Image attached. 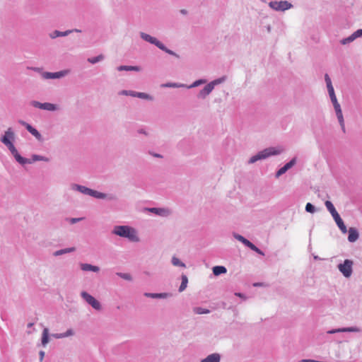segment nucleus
<instances>
[{
  "label": "nucleus",
  "instance_id": "18",
  "mask_svg": "<svg viewBox=\"0 0 362 362\" xmlns=\"http://www.w3.org/2000/svg\"><path fill=\"white\" fill-rule=\"evenodd\" d=\"M332 217H333L336 224L337 225V226L341 231V233H347L346 226H345V224H344L343 220L341 219V216H339V214H337L336 215L333 216Z\"/></svg>",
  "mask_w": 362,
  "mask_h": 362
},
{
  "label": "nucleus",
  "instance_id": "14",
  "mask_svg": "<svg viewBox=\"0 0 362 362\" xmlns=\"http://www.w3.org/2000/svg\"><path fill=\"white\" fill-rule=\"evenodd\" d=\"M361 330L358 327H342L337 329H332L327 331V334H332L335 333L340 332H360Z\"/></svg>",
  "mask_w": 362,
  "mask_h": 362
},
{
  "label": "nucleus",
  "instance_id": "43",
  "mask_svg": "<svg viewBox=\"0 0 362 362\" xmlns=\"http://www.w3.org/2000/svg\"><path fill=\"white\" fill-rule=\"evenodd\" d=\"M338 119V122L339 123V125L341 127V131L344 132V133H346V128H345V124H344V117H341L339 119Z\"/></svg>",
  "mask_w": 362,
  "mask_h": 362
},
{
  "label": "nucleus",
  "instance_id": "49",
  "mask_svg": "<svg viewBox=\"0 0 362 362\" xmlns=\"http://www.w3.org/2000/svg\"><path fill=\"white\" fill-rule=\"evenodd\" d=\"M325 80L327 86H328L329 85H332V84L331 78H329V75L327 74H326L325 75Z\"/></svg>",
  "mask_w": 362,
  "mask_h": 362
},
{
  "label": "nucleus",
  "instance_id": "41",
  "mask_svg": "<svg viewBox=\"0 0 362 362\" xmlns=\"http://www.w3.org/2000/svg\"><path fill=\"white\" fill-rule=\"evenodd\" d=\"M330 100L332 101V103L334 106V109H337V108H339V107H341V105L340 104L338 103V100L337 99V97H336V95H332V96H330Z\"/></svg>",
  "mask_w": 362,
  "mask_h": 362
},
{
  "label": "nucleus",
  "instance_id": "48",
  "mask_svg": "<svg viewBox=\"0 0 362 362\" xmlns=\"http://www.w3.org/2000/svg\"><path fill=\"white\" fill-rule=\"evenodd\" d=\"M353 35H354L355 39L362 37V29L357 30L356 31L353 33Z\"/></svg>",
  "mask_w": 362,
  "mask_h": 362
},
{
  "label": "nucleus",
  "instance_id": "17",
  "mask_svg": "<svg viewBox=\"0 0 362 362\" xmlns=\"http://www.w3.org/2000/svg\"><path fill=\"white\" fill-rule=\"evenodd\" d=\"M144 296L151 298L165 299L171 297V293H144Z\"/></svg>",
  "mask_w": 362,
  "mask_h": 362
},
{
  "label": "nucleus",
  "instance_id": "53",
  "mask_svg": "<svg viewBox=\"0 0 362 362\" xmlns=\"http://www.w3.org/2000/svg\"><path fill=\"white\" fill-rule=\"evenodd\" d=\"M45 351H40L39 352V356H40V361L42 362L43 358H44V356H45Z\"/></svg>",
  "mask_w": 362,
  "mask_h": 362
},
{
  "label": "nucleus",
  "instance_id": "9",
  "mask_svg": "<svg viewBox=\"0 0 362 362\" xmlns=\"http://www.w3.org/2000/svg\"><path fill=\"white\" fill-rule=\"evenodd\" d=\"M269 6L276 11H285L293 8V4L288 1H272Z\"/></svg>",
  "mask_w": 362,
  "mask_h": 362
},
{
  "label": "nucleus",
  "instance_id": "54",
  "mask_svg": "<svg viewBox=\"0 0 362 362\" xmlns=\"http://www.w3.org/2000/svg\"><path fill=\"white\" fill-rule=\"evenodd\" d=\"M298 362H318V361L313 360V359H302L299 361Z\"/></svg>",
  "mask_w": 362,
  "mask_h": 362
},
{
  "label": "nucleus",
  "instance_id": "27",
  "mask_svg": "<svg viewBox=\"0 0 362 362\" xmlns=\"http://www.w3.org/2000/svg\"><path fill=\"white\" fill-rule=\"evenodd\" d=\"M212 269L215 276H219L227 272V269L224 266H215Z\"/></svg>",
  "mask_w": 362,
  "mask_h": 362
},
{
  "label": "nucleus",
  "instance_id": "36",
  "mask_svg": "<svg viewBox=\"0 0 362 362\" xmlns=\"http://www.w3.org/2000/svg\"><path fill=\"white\" fill-rule=\"evenodd\" d=\"M248 248H250L251 250L257 252V254L262 256H264V252L261 250L259 248H258L256 245H255L252 243H251Z\"/></svg>",
  "mask_w": 362,
  "mask_h": 362
},
{
  "label": "nucleus",
  "instance_id": "13",
  "mask_svg": "<svg viewBox=\"0 0 362 362\" xmlns=\"http://www.w3.org/2000/svg\"><path fill=\"white\" fill-rule=\"evenodd\" d=\"M146 210H147L149 212H151L156 215H158L159 216H162V217H167V216H170L171 214L170 210L167 208L152 207V208H146Z\"/></svg>",
  "mask_w": 362,
  "mask_h": 362
},
{
  "label": "nucleus",
  "instance_id": "26",
  "mask_svg": "<svg viewBox=\"0 0 362 362\" xmlns=\"http://www.w3.org/2000/svg\"><path fill=\"white\" fill-rule=\"evenodd\" d=\"M49 341V329L48 328H45L42 331L41 343L43 346H45Z\"/></svg>",
  "mask_w": 362,
  "mask_h": 362
},
{
  "label": "nucleus",
  "instance_id": "51",
  "mask_svg": "<svg viewBox=\"0 0 362 362\" xmlns=\"http://www.w3.org/2000/svg\"><path fill=\"white\" fill-rule=\"evenodd\" d=\"M137 132L140 134H144L145 136L148 135V133L144 129H139Z\"/></svg>",
  "mask_w": 362,
  "mask_h": 362
},
{
  "label": "nucleus",
  "instance_id": "25",
  "mask_svg": "<svg viewBox=\"0 0 362 362\" xmlns=\"http://www.w3.org/2000/svg\"><path fill=\"white\" fill-rule=\"evenodd\" d=\"M75 250H76V247H67V248H64V249H62V250H59L55 251L53 253V255L55 256V257H57V256H60V255H64V254L73 252Z\"/></svg>",
  "mask_w": 362,
  "mask_h": 362
},
{
  "label": "nucleus",
  "instance_id": "47",
  "mask_svg": "<svg viewBox=\"0 0 362 362\" xmlns=\"http://www.w3.org/2000/svg\"><path fill=\"white\" fill-rule=\"evenodd\" d=\"M63 334H64V338H65V337H68L74 335V330L72 329H69L65 332H64Z\"/></svg>",
  "mask_w": 362,
  "mask_h": 362
},
{
  "label": "nucleus",
  "instance_id": "5",
  "mask_svg": "<svg viewBox=\"0 0 362 362\" xmlns=\"http://www.w3.org/2000/svg\"><path fill=\"white\" fill-rule=\"evenodd\" d=\"M281 153V151L274 147H269L259 151L256 155L252 156L248 160L249 164H252L258 160H264L272 156H277Z\"/></svg>",
  "mask_w": 362,
  "mask_h": 362
},
{
  "label": "nucleus",
  "instance_id": "35",
  "mask_svg": "<svg viewBox=\"0 0 362 362\" xmlns=\"http://www.w3.org/2000/svg\"><path fill=\"white\" fill-rule=\"evenodd\" d=\"M171 262L175 267H186L185 264L175 256L172 257Z\"/></svg>",
  "mask_w": 362,
  "mask_h": 362
},
{
  "label": "nucleus",
  "instance_id": "21",
  "mask_svg": "<svg viewBox=\"0 0 362 362\" xmlns=\"http://www.w3.org/2000/svg\"><path fill=\"white\" fill-rule=\"evenodd\" d=\"M80 267L81 270L85 272H98L100 271V267L98 266L92 265L88 263H81L80 264Z\"/></svg>",
  "mask_w": 362,
  "mask_h": 362
},
{
  "label": "nucleus",
  "instance_id": "28",
  "mask_svg": "<svg viewBox=\"0 0 362 362\" xmlns=\"http://www.w3.org/2000/svg\"><path fill=\"white\" fill-rule=\"evenodd\" d=\"M325 204L327 209L331 214L332 216L338 214V212L337 211V210H336L335 207L334 206L333 204L332 203V202L327 200L325 202Z\"/></svg>",
  "mask_w": 362,
  "mask_h": 362
},
{
  "label": "nucleus",
  "instance_id": "44",
  "mask_svg": "<svg viewBox=\"0 0 362 362\" xmlns=\"http://www.w3.org/2000/svg\"><path fill=\"white\" fill-rule=\"evenodd\" d=\"M334 111H335L336 116H337V119H339L341 117H344L343 113H342V110H341V107L334 109Z\"/></svg>",
  "mask_w": 362,
  "mask_h": 362
},
{
  "label": "nucleus",
  "instance_id": "40",
  "mask_svg": "<svg viewBox=\"0 0 362 362\" xmlns=\"http://www.w3.org/2000/svg\"><path fill=\"white\" fill-rule=\"evenodd\" d=\"M305 211L308 213L313 214L316 211V208L313 204L308 202L305 205Z\"/></svg>",
  "mask_w": 362,
  "mask_h": 362
},
{
  "label": "nucleus",
  "instance_id": "3",
  "mask_svg": "<svg viewBox=\"0 0 362 362\" xmlns=\"http://www.w3.org/2000/svg\"><path fill=\"white\" fill-rule=\"evenodd\" d=\"M15 139L16 135L11 127L8 128L7 130L5 131L4 134L0 138L1 142L8 148L14 158L18 154V152L13 144Z\"/></svg>",
  "mask_w": 362,
  "mask_h": 362
},
{
  "label": "nucleus",
  "instance_id": "7",
  "mask_svg": "<svg viewBox=\"0 0 362 362\" xmlns=\"http://www.w3.org/2000/svg\"><path fill=\"white\" fill-rule=\"evenodd\" d=\"M353 264L352 260L346 259L343 263L339 264L337 268L345 278H349L353 273Z\"/></svg>",
  "mask_w": 362,
  "mask_h": 362
},
{
  "label": "nucleus",
  "instance_id": "31",
  "mask_svg": "<svg viewBox=\"0 0 362 362\" xmlns=\"http://www.w3.org/2000/svg\"><path fill=\"white\" fill-rule=\"evenodd\" d=\"M105 57L103 54H99L94 57L88 58L87 61L90 64H96L98 62H100L104 59Z\"/></svg>",
  "mask_w": 362,
  "mask_h": 362
},
{
  "label": "nucleus",
  "instance_id": "42",
  "mask_svg": "<svg viewBox=\"0 0 362 362\" xmlns=\"http://www.w3.org/2000/svg\"><path fill=\"white\" fill-rule=\"evenodd\" d=\"M83 217L81 218H66V221H68L70 224H75L82 220H83Z\"/></svg>",
  "mask_w": 362,
  "mask_h": 362
},
{
  "label": "nucleus",
  "instance_id": "38",
  "mask_svg": "<svg viewBox=\"0 0 362 362\" xmlns=\"http://www.w3.org/2000/svg\"><path fill=\"white\" fill-rule=\"evenodd\" d=\"M136 91L134 90H122L119 92V95H129L132 97H135Z\"/></svg>",
  "mask_w": 362,
  "mask_h": 362
},
{
  "label": "nucleus",
  "instance_id": "56",
  "mask_svg": "<svg viewBox=\"0 0 362 362\" xmlns=\"http://www.w3.org/2000/svg\"><path fill=\"white\" fill-rule=\"evenodd\" d=\"M32 70L36 71V72H38V73H40L42 70V68H40V67H32L30 68Z\"/></svg>",
  "mask_w": 362,
  "mask_h": 362
},
{
  "label": "nucleus",
  "instance_id": "30",
  "mask_svg": "<svg viewBox=\"0 0 362 362\" xmlns=\"http://www.w3.org/2000/svg\"><path fill=\"white\" fill-rule=\"evenodd\" d=\"M226 76H223L222 77H220L218 78H216V79L209 82V83L211 85L212 88L214 89L216 86L223 83L224 81H226Z\"/></svg>",
  "mask_w": 362,
  "mask_h": 362
},
{
  "label": "nucleus",
  "instance_id": "1",
  "mask_svg": "<svg viewBox=\"0 0 362 362\" xmlns=\"http://www.w3.org/2000/svg\"><path fill=\"white\" fill-rule=\"evenodd\" d=\"M71 189L96 199H107L108 201H116L117 199V196L114 194H105L76 183L71 185Z\"/></svg>",
  "mask_w": 362,
  "mask_h": 362
},
{
  "label": "nucleus",
  "instance_id": "50",
  "mask_svg": "<svg viewBox=\"0 0 362 362\" xmlns=\"http://www.w3.org/2000/svg\"><path fill=\"white\" fill-rule=\"evenodd\" d=\"M52 337H53L55 339H62L64 338L63 333H56V334H52Z\"/></svg>",
  "mask_w": 362,
  "mask_h": 362
},
{
  "label": "nucleus",
  "instance_id": "19",
  "mask_svg": "<svg viewBox=\"0 0 362 362\" xmlns=\"http://www.w3.org/2000/svg\"><path fill=\"white\" fill-rule=\"evenodd\" d=\"M347 232L349 233L348 240L350 243H354L358 239L359 233L356 228L351 227Z\"/></svg>",
  "mask_w": 362,
  "mask_h": 362
},
{
  "label": "nucleus",
  "instance_id": "16",
  "mask_svg": "<svg viewBox=\"0 0 362 362\" xmlns=\"http://www.w3.org/2000/svg\"><path fill=\"white\" fill-rule=\"evenodd\" d=\"M214 89L209 83H207L197 94V98L199 99H205Z\"/></svg>",
  "mask_w": 362,
  "mask_h": 362
},
{
  "label": "nucleus",
  "instance_id": "10",
  "mask_svg": "<svg viewBox=\"0 0 362 362\" xmlns=\"http://www.w3.org/2000/svg\"><path fill=\"white\" fill-rule=\"evenodd\" d=\"M81 296L83 298L84 300L87 303H88L90 305L92 306L93 308H94L96 310H100L102 308V305L100 303L95 299L93 296H92L90 294H89L86 291H82L81 293Z\"/></svg>",
  "mask_w": 362,
  "mask_h": 362
},
{
  "label": "nucleus",
  "instance_id": "32",
  "mask_svg": "<svg viewBox=\"0 0 362 362\" xmlns=\"http://www.w3.org/2000/svg\"><path fill=\"white\" fill-rule=\"evenodd\" d=\"M206 83V80L204 79V78H200V79H198L195 81H194L191 85H189V86H187V88L189 89V88H196V87H198L202 84H204Z\"/></svg>",
  "mask_w": 362,
  "mask_h": 362
},
{
  "label": "nucleus",
  "instance_id": "52",
  "mask_svg": "<svg viewBox=\"0 0 362 362\" xmlns=\"http://www.w3.org/2000/svg\"><path fill=\"white\" fill-rule=\"evenodd\" d=\"M235 295L243 300H246L247 299V297L245 296V294L242 293H235Z\"/></svg>",
  "mask_w": 362,
  "mask_h": 362
},
{
  "label": "nucleus",
  "instance_id": "58",
  "mask_svg": "<svg viewBox=\"0 0 362 362\" xmlns=\"http://www.w3.org/2000/svg\"><path fill=\"white\" fill-rule=\"evenodd\" d=\"M180 13H182V15H187V11L186 9H181L180 11Z\"/></svg>",
  "mask_w": 362,
  "mask_h": 362
},
{
  "label": "nucleus",
  "instance_id": "23",
  "mask_svg": "<svg viewBox=\"0 0 362 362\" xmlns=\"http://www.w3.org/2000/svg\"><path fill=\"white\" fill-rule=\"evenodd\" d=\"M233 236L234 237L235 239L241 242L244 245H245L247 247L250 246V245L252 243L250 240H248L247 239H246L245 237H243V235H241L238 233H233Z\"/></svg>",
  "mask_w": 362,
  "mask_h": 362
},
{
  "label": "nucleus",
  "instance_id": "6",
  "mask_svg": "<svg viewBox=\"0 0 362 362\" xmlns=\"http://www.w3.org/2000/svg\"><path fill=\"white\" fill-rule=\"evenodd\" d=\"M15 160L20 163L21 165H25V164H31L35 161H45V162H49V158L40 156L37 154H33L31 156L30 158H26L23 156H21L19 153L16 156Z\"/></svg>",
  "mask_w": 362,
  "mask_h": 362
},
{
  "label": "nucleus",
  "instance_id": "15",
  "mask_svg": "<svg viewBox=\"0 0 362 362\" xmlns=\"http://www.w3.org/2000/svg\"><path fill=\"white\" fill-rule=\"evenodd\" d=\"M296 163V158L295 157L277 170L275 175L276 177L278 178L283 174L286 173V172L291 168Z\"/></svg>",
  "mask_w": 362,
  "mask_h": 362
},
{
  "label": "nucleus",
  "instance_id": "20",
  "mask_svg": "<svg viewBox=\"0 0 362 362\" xmlns=\"http://www.w3.org/2000/svg\"><path fill=\"white\" fill-rule=\"evenodd\" d=\"M221 358V356L220 354L214 353L202 359L200 362H220Z\"/></svg>",
  "mask_w": 362,
  "mask_h": 362
},
{
  "label": "nucleus",
  "instance_id": "59",
  "mask_svg": "<svg viewBox=\"0 0 362 362\" xmlns=\"http://www.w3.org/2000/svg\"><path fill=\"white\" fill-rule=\"evenodd\" d=\"M69 31H71V33H74V32H76V33H81V30H78L77 28H75V29H72V30H69Z\"/></svg>",
  "mask_w": 362,
  "mask_h": 362
},
{
  "label": "nucleus",
  "instance_id": "33",
  "mask_svg": "<svg viewBox=\"0 0 362 362\" xmlns=\"http://www.w3.org/2000/svg\"><path fill=\"white\" fill-rule=\"evenodd\" d=\"M193 312L195 314H197V315H202V314H209V313H210V310L209 309L203 308L202 307H194L193 308Z\"/></svg>",
  "mask_w": 362,
  "mask_h": 362
},
{
  "label": "nucleus",
  "instance_id": "55",
  "mask_svg": "<svg viewBox=\"0 0 362 362\" xmlns=\"http://www.w3.org/2000/svg\"><path fill=\"white\" fill-rule=\"evenodd\" d=\"M151 154L155 157V158H163V156L160 153H151Z\"/></svg>",
  "mask_w": 362,
  "mask_h": 362
},
{
  "label": "nucleus",
  "instance_id": "22",
  "mask_svg": "<svg viewBox=\"0 0 362 362\" xmlns=\"http://www.w3.org/2000/svg\"><path fill=\"white\" fill-rule=\"evenodd\" d=\"M71 33V31L65 30V31H59L57 30H54L53 32L49 34V36L51 39H55L59 37H66Z\"/></svg>",
  "mask_w": 362,
  "mask_h": 362
},
{
  "label": "nucleus",
  "instance_id": "37",
  "mask_svg": "<svg viewBox=\"0 0 362 362\" xmlns=\"http://www.w3.org/2000/svg\"><path fill=\"white\" fill-rule=\"evenodd\" d=\"M355 37L353 35V33L349 36L348 37H346V38H344L342 39L341 41H340V43L341 45H347L349 43H351V42H353L354 40H355Z\"/></svg>",
  "mask_w": 362,
  "mask_h": 362
},
{
  "label": "nucleus",
  "instance_id": "34",
  "mask_svg": "<svg viewBox=\"0 0 362 362\" xmlns=\"http://www.w3.org/2000/svg\"><path fill=\"white\" fill-rule=\"evenodd\" d=\"M135 98H139L141 99H145L148 100H153V97L148 93H142V92H136L135 95Z\"/></svg>",
  "mask_w": 362,
  "mask_h": 362
},
{
  "label": "nucleus",
  "instance_id": "57",
  "mask_svg": "<svg viewBox=\"0 0 362 362\" xmlns=\"http://www.w3.org/2000/svg\"><path fill=\"white\" fill-rule=\"evenodd\" d=\"M187 86H188L186 85V84L177 83V88H187Z\"/></svg>",
  "mask_w": 362,
  "mask_h": 362
},
{
  "label": "nucleus",
  "instance_id": "60",
  "mask_svg": "<svg viewBox=\"0 0 362 362\" xmlns=\"http://www.w3.org/2000/svg\"><path fill=\"white\" fill-rule=\"evenodd\" d=\"M34 323L33 322H30L28 324V327H32L33 326Z\"/></svg>",
  "mask_w": 362,
  "mask_h": 362
},
{
  "label": "nucleus",
  "instance_id": "61",
  "mask_svg": "<svg viewBox=\"0 0 362 362\" xmlns=\"http://www.w3.org/2000/svg\"><path fill=\"white\" fill-rule=\"evenodd\" d=\"M261 285V283H255L254 284V286H259Z\"/></svg>",
  "mask_w": 362,
  "mask_h": 362
},
{
  "label": "nucleus",
  "instance_id": "62",
  "mask_svg": "<svg viewBox=\"0 0 362 362\" xmlns=\"http://www.w3.org/2000/svg\"><path fill=\"white\" fill-rule=\"evenodd\" d=\"M267 31H268V32H270V31H271V27H270V25H269V26L267 27Z\"/></svg>",
  "mask_w": 362,
  "mask_h": 362
},
{
  "label": "nucleus",
  "instance_id": "12",
  "mask_svg": "<svg viewBox=\"0 0 362 362\" xmlns=\"http://www.w3.org/2000/svg\"><path fill=\"white\" fill-rule=\"evenodd\" d=\"M69 70H62L57 72L45 71L42 73V76L44 79L61 78L66 76L69 74Z\"/></svg>",
  "mask_w": 362,
  "mask_h": 362
},
{
  "label": "nucleus",
  "instance_id": "46",
  "mask_svg": "<svg viewBox=\"0 0 362 362\" xmlns=\"http://www.w3.org/2000/svg\"><path fill=\"white\" fill-rule=\"evenodd\" d=\"M163 87L177 88V83H167L162 85Z\"/></svg>",
  "mask_w": 362,
  "mask_h": 362
},
{
  "label": "nucleus",
  "instance_id": "4",
  "mask_svg": "<svg viewBox=\"0 0 362 362\" xmlns=\"http://www.w3.org/2000/svg\"><path fill=\"white\" fill-rule=\"evenodd\" d=\"M140 37L144 40L146 42H148L152 45H154L160 49L163 50L165 53H168V54H170L172 56H174L177 58H180V56L175 53L174 51L168 49L163 43H162L160 41H159L157 38L151 36L150 35L141 32L139 33Z\"/></svg>",
  "mask_w": 362,
  "mask_h": 362
},
{
  "label": "nucleus",
  "instance_id": "63",
  "mask_svg": "<svg viewBox=\"0 0 362 362\" xmlns=\"http://www.w3.org/2000/svg\"><path fill=\"white\" fill-rule=\"evenodd\" d=\"M314 259H319L320 258L318 257V256H314Z\"/></svg>",
  "mask_w": 362,
  "mask_h": 362
},
{
  "label": "nucleus",
  "instance_id": "8",
  "mask_svg": "<svg viewBox=\"0 0 362 362\" xmlns=\"http://www.w3.org/2000/svg\"><path fill=\"white\" fill-rule=\"evenodd\" d=\"M30 105L35 107L40 110H47L50 112H54L59 110L57 105L51 103H40L37 100H31Z\"/></svg>",
  "mask_w": 362,
  "mask_h": 362
},
{
  "label": "nucleus",
  "instance_id": "29",
  "mask_svg": "<svg viewBox=\"0 0 362 362\" xmlns=\"http://www.w3.org/2000/svg\"><path fill=\"white\" fill-rule=\"evenodd\" d=\"M181 279L182 282L178 289L179 292L184 291L186 289L188 284V278L185 274H182Z\"/></svg>",
  "mask_w": 362,
  "mask_h": 362
},
{
  "label": "nucleus",
  "instance_id": "2",
  "mask_svg": "<svg viewBox=\"0 0 362 362\" xmlns=\"http://www.w3.org/2000/svg\"><path fill=\"white\" fill-rule=\"evenodd\" d=\"M112 233L121 238H127L130 242L138 243L140 241L136 230L129 226H115L112 230Z\"/></svg>",
  "mask_w": 362,
  "mask_h": 362
},
{
  "label": "nucleus",
  "instance_id": "24",
  "mask_svg": "<svg viewBox=\"0 0 362 362\" xmlns=\"http://www.w3.org/2000/svg\"><path fill=\"white\" fill-rule=\"evenodd\" d=\"M117 70L119 71H141V67L138 66H127V65H121L118 66Z\"/></svg>",
  "mask_w": 362,
  "mask_h": 362
},
{
  "label": "nucleus",
  "instance_id": "11",
  "mask_svg": "<svg viewBox=\"0 0 362 362\" xmlns=\"http://www.w3.org/2000/svg\"><path fill=\"white\" fill-rule=\"evenodd\" d=\"M18 123L20 124H21L22 126H23L27 129V131L30 134H31L33 136H35V138L38 141L42 142L44 141V139H43L42 134L35 127H33L31 124H30L29 123H28L23 120H19Z\"/></svg>",
  "mask_w": 362,
  "mask_h": 362
},
{
  "label": "nucleus",
  "instance_id": "45",
  "mask_svg": "<svg viewBox=\"0 0 362 362\" xmlns=\"http://www.w3.org/2000/svg\"><path fill=\"white\" fill-rule=\"evenodd\" d=\"M327 90H328L329 97L332 96V95H335L334 90L332 85H329V86H327Z\"/></svg>",
  "mask_w": 362,
  "mask_h": 362
},
{
  "label": "nucleus",
  "instance_id": "39",
  "mask_svg": "<svg viewBox=\"0 0 362 362\" xmlns=\"http://www.w3.org/2000/svg\"><path fill=\"white\" fill-rule=\"evenodd\" d=\"M117 275L118 276H119L120 278H122V279H123L124 280H127V281H132V277L131 274H129L128 273L117 272Z\"/></svg>",
  "mask_w": 362,
  "mask_h": 362
}]
</instances>
